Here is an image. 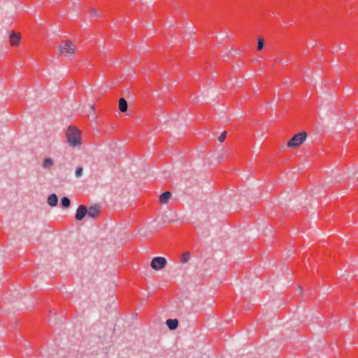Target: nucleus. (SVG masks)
I'll use <instances>...</instances> for the list:
<instances>
[{
    "label": "nucleus",
    "mask_w": 358,
    "mask_h": 358,
    "mask_svg": "<svg viewBox=\"0 0 358 358\" xmlns=\"http://www.w3.org/2000/svg\"><path fill=\"white\" fill-rule=\"evenodd\" d=\"M90 15H91V17H94V16H99V15L98 11L96 9L92 8L90 10Z\"/></svg>",
    "instance_id": "18"
},
{
    "label": "nucleus",
    "mask_w": 358,
    "mask_h": 358,
    "mask_svg": "<svg viewBox=\"0 0 358 358\" xmlns=\"http://www.w3.org/2000/svg\"><path fill=\"white\" fill-rule=\"evenodd\" d=\"M61 201H62V205L63 206V207L68 208L70 206L71 201L68 197H66V196L62 197L61 199Z\"/></svg>",
    "instance_id": "13"
},
{
    "label": "nucleus",
    "mask_w": 358,
    "mask_h": 358,
    "mask_svg": "<svg viewBox=\"0 0 358 358\" xmlns=\"http://www.w3.org/2000/svg\"><path fill=\"white\" fill-rule=\"evenodd\" d=\"M127 102L124 98L119 99L118 108L121 112H126L127 110Z\"/></svg>",
    "instance_id": "12"
},
{
    "label": "nucleus",
    "mask_w": 358,
    "mask_h": 358,
    "mask_svg": "<svg viewBox=\"0 0 358 358\" xmlns=\"http://www.w3.org/2000/svg\"><path fill=\"white\" fill-rule=\"evenodd\" d=\"M189 259H190L189 253H188V252L184 253L182 255L181 262L182 264H185V263L187 262L189 260Z\"/></svg>",
    "instance_id": "15"
},
{
    "label": "nucleus",
    "mask_w": 358,
    "mask_h": 358,
    "mask_svg": "<svg viewBox=\"0 0 358 358\" xmlns=\"http://www.w3.org/2000/svg\"><path fill=\"white\" fill-rule=\"evenodd\" d=\"M226 136H227V132L226 131L222 132L220 134V136L218 137V141L220 142H223L225 140Z\"/></svg>",
    "instance_id": "17"
},
{
    "label": "nucleus",
    "mask_w": 358,
    "mask_h": 358,
    "mask_svg": "<svg viewBox=\"0 0 358 358\" xmlns=\"http://www.w3.org/2000/svg\"><path fill=\"white\" fill-rule=\"evenodd\" d=\"M47 202L48 205L51 207H55L57 205L58 203V199L55 194H51L48 197Z\"/></svg>",
    "instance_id": "10"
},
{
    "label": "nucleus",
    "mask_w": 358,
    "mask_h": 358,
    "mask_svg": "<svg viewBox=\"0 0 358 358\" xmlns=\"http://www.w3.org/2000/svg\"><path fill=\"white\" fill-rule=\"evenodd\" d=\"M20 42V35L17 33H12L10 35V43L12 46L19 45Z\"/></svg>",
    "instance_id": "7"
},
{
    "label": "nucleus",
    "mask_w": 358,
    "mask_h": 358,
    "mask_svg": "<svg viewBox=\"0 0 358 358\" xmlns=\"http://www.w3.org/2000/svg\"><path fill=\"white\" fill-rule=\"evenodd\" d=\"M87 215V208L84 205H80L78 206L76 213V218L77 220H82L85 216Z\"/></svg>",
    "instance_id": "5"
},
{
    "label": "nucleus",
    "mask_w": 358,
    "mask_h": 358,
    "mask_svg": "<svg viewBox=\"0 0 358 358\" xmlns=\"http://www.w3.org/2000/svg\"><path fill=\"white\" fill-rule=\"evenodd\" d=\"M299 291L302 292V288L301 287H299Z\"/></svg>",
    "instance_id": "19"
},
{
    "label": "nucleus",
    "mask_w": 358,
    "mask_h": 358,
    "mask_svg": "<svg viewBox=\"0 0 358 358\" xmlns=\"http://www.w3.org/2000/svg\"><path fill=\"white\" fill-rule=\"evenodd\" d=\"M307 138V133L304 131L299 132L294 135L287 142V147L296 148L302 145Z\"/></svg>",
    "instance_id": "3"
},
{
    "label": "nucleus",
    "mask_w": 358,
    "mask_h": 358,
    "mask_svg": "<svg viewBox=\"0 0 358 358\" xmlns=\"http://www.w3.org/2000/svg\"><path fill=\"white\" fill-rule=\"evenodd\" d=\"M171 193L169 191L164 192L159 196V202L161 204H167L171 198Z\"/></svg>",
    "instance_id": "8"
},
{
    "label": "nucleus",
    "mask_w": 358,
    "mask_h": 358,
    "mask_svg": "<svg viewBox=\"0 0 358 358\" xmlns=\"http://www.w3.org/2000/svg\"><path fill=\"white\" fill-rule=\"evenodd\" d=\"M43 169L45 170H50L54 166V161L52 158H45L41 164Z\"/></svg>",
    "instance_id": "9"
},
{
    "label": "nucleus",
    "mask_w": 358,
    "mask_h": 358,
    "mask_svg": "<svg viewBox=\"0 0 358 358\" xmlns=\"http://www.w3.org/2000/svg\"><path fill=\"white\" fill-rule=\"evenodd\" d=\"M66 141L71 148L80 147L82 145L81 131L74 127H69L66 131Z\"/></svg>",
    "instance_id": "2"
},
{
    "label": "nucleus",
    "mask_w": 358,
    "mask_h": 358,
    "mask_svg": "<svg viewBox=\"0 0 358 358\" xmlns=\"http://www.w3.org/2000/svg\"><path fill=\"white\" fill-rule=\"evenodd\" d=\"M83 169L82 167H78L76 171V176L77 178L80 177L83 175Z\"/></svg>",
    "instance_id": "16"
},
{
    "label": "nucleus",
    "mask_w": 358,
    "mask_h": 358,
    "mask_svg": "<svg viewBox=\"0 0 358 358\" xmlns=\"http://www.w3.org/2000/svg\"><path fill=\"white\" fill-rule=\"evenodd\" d=\"M100 213V207L99 206H92L87 209V216L90 218H95Z\"/></svg>",
    "instance_id": "6"
},
{
    "label": "nucleus",
    "mask_w": 358,
    "mask_h": 358,
    "mask_svg": "<svg viewBox=\"0 0 358 358\" xmlns=\"http://www.w3.org/2000/svg\"><path fill=\"white\" fill-rule=\"evenodd\" d=\"M264 40L262 38L259 37L257 38V50H262L264 48Z\"/></svg>",
    "instance_id": "14"
},
{
    "label": "nucleus",
    "mask_w": 358,
    "mask_h": 358,
    "mask_svg": "<svg viewBox=\"0 0 358 358\" xmlns=\"http://www.w3.org/2000/svg\"><path fill=\"white\" fill-rule=\"evenodd\" d=\"M166 324L171 330H174L178 327V321L176 319H169Z\"/></svg>",
    "instance_id": "11"
},
{
    "label": "nucleus",
    "mask_w": 358,
    "mask_h": 358,
    "mask_svg": "<svg viewBox=\"0 0 358 358\" xmlns=\"http://www.w3.org/2000/svg\"><path fill=\"white\" fill-rule=\"evenodd\" d=\"M166 265V259L162 257H157L152 259L150 266L155 271L162 270Z\"/></svg>",
    "instance_id": "4"
},
{
    "label": "nucleus",
    "mask_w": 358,
    "mask_h": 358,
    "mask_svg": "<svg viewBox=\"0 0 358 358\" xmlns=\"http://www.w3.org/2000/svg\"><path fill=\"white\" fill-rule=\"evenodd\" d=\"M58 53L65 58L73 57L77 50L76 45L70 40L62 41L57 48Z\"/></svg>",
    "instance_id": "1"
}]
</instances>
